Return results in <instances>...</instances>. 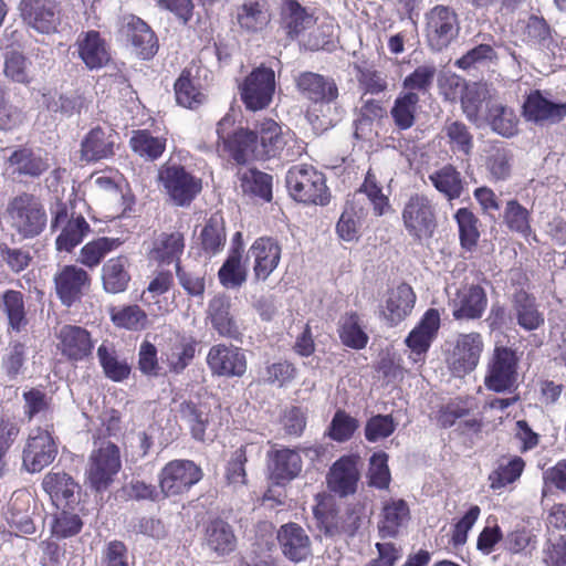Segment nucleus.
I'll return each instance as SVG.
<instances>
[{
	"label": "nucleus",
	"instance_id": "nucleus-1",
	"mask_svg": "<svg viewBox=\"0 0 566 566\" xmlns=\"http://www.w3.org/2000/svg\"><path fill=\"white\" fill-rule=\"evenodd\" d=\"M366 196L373 206L376 216H382L390 209L389 199L382 193L375 174L368 170L360 188L347 200L345 208L336 224V232L344 241H353L358 238V230L361 221L367 214L364 205Z\"/></svg>",
	"mask_w": 566,
	"mask_h": 566
},
{
	"label": "nucleus",
	"instance_id": "nucleus-2",
	"mask_svg": "<svg viewBox=\"0 0 566 566\" xmlns=\"http://www.w3.org/2000/svg\"><path fill=\"white\" fill-rule=\"evenodd\" d=\"M6 219L10 228L23 239L38 237L48 222L43 205L28 192L17 195L8 201Z\"/></svg>",
	"mask_w": 566,
	"mask_h": 566
},
{
	"label": "nucleus",
	"instance_id": "nucleus-3",
	"mask_svg": "<svg viewBox=\"0 0 566 566\" xmlns=\"http://www.w3.org/2000/svg\"><path fill=\"white\" fill-rule=\"evenodd\" d=\"M286 187L296 201L321 206L328 203L329 193L325 177L312 166L291 167L286 174Z\"/></svg>",
	"mask_w": 566,
	"mask_h": 566
},
{
	"label": "nucleus",
	"instance_id": "nucleus-4",
	"mask_svg": "<svg viewBox=\"0 0 566 566\" xmlns=\"http://www.w3.org/2000/svg\"><path fill=\"white\" fill-rule=\"evenodd\" d=\"M158 180L176 206L187 207L200 193L201 179L177 163L167 161L158 171Z\"/></svg>",
	"mask_w": 566,
	"mask_h": 566
},
{
	"label": "nucleus",
	"instance_id": "nucleus-5",
	"mask_svg": "<svg viewBox=\"0 0 566 566\" xmlns=\"http://www.w3.org/2000/svg\"><path fill=\"white\" fill-rule=\"evenodd\" d=\"M120 467L117 446L109 441H102L88 459L86 479L90 486L96 492L107 490Z\"/></svg>",
	"mask_w": 566,
	"mask_h": 566
},
{
	"label": "nucleus",
	"instance_id": "nucleus-6",
	"mask_svg": "<svg viewBox=\"0 0 566 566\" xmlns=\"http://www.w3.org/2000/svg\"><path fill=\"white\" fill-rule=\"evenodd\" d=\"M275 92V74L270 67L260 66L239 84V93L245 108L262 111L272 102Z\"/></svg>",
	"mask_w": 566,
	"mask_h": 566
},
{
	"label": "nucleus",
	"instance_id": "nucleus-7",
	"mask_svg": "<svg viewBox=\"0 0 566 566\" xmlns=\"http://www.w3.org/2000/svg\"><path fill=\"white\" fill-rule=\"evenodd\" d=\"M401 218L407 232L416 240L431 238L437 228L436 208L424 195L410 196L402 208Z\"/></svg>",
	"mask_w": 566,
	"mask_h": 566
},
{
	"label": "nucleus",
	"instance_id": "nucleus-8",
	"mask_svg": "<svg viewBox=\"0 0 566 566\" xmlns=\"http://www.w3.org/2000/svg\"><path fill=\"white\" fill-rule=\"evenodd\" d=\"M459 19L453 9L436 6L426 14V36L432 51H442L458 36Z\"/></svg>",
	"mask_w": 566,
	"mask_h": 566
},
{
	"label": "nucleus",
	"instance_id": "nucleus-9",
	"mask_svg": "<svg viewBox=\"0 0 566 566\" xmlns=\"http://www.w3.org/2000/svg\"><path fill=\"white\" fill-rule=\"evenodd\" d=\"M516 353L507 347H495L484 384L495 392H511L517 386Z\"/></svg>",
	"mask_w": 566,
	"mask_h": 566
},
{
	"label": "nucleus",
	"instance_id": "nucleus-10",
	"mask_svg": "<svg viewBox=\"0 0 566 566\" xmlns=\"http://www.w3.org/2000/svg\"><path fill=\"white\" fill-rule=\"evenodd\" d=\"M202 478L201 469L190 460H172L160 471V493L168 497L187 492Z\"/></svg>",
	"mask_w": 566,
	"mask_h": 566
},
{
	"label": "nucleus",
	"instance_id": "nucleus-11",
	"mask_svg": "<svg viewBox=\"0 0 566 566\" xmlns=\"http://www.w3.org/2000/svg\"><path fill=\"white\" fill-rule=\"evenodd\" d=\"M18 9L25 25L38 33L51 34L57 31L61 17L55 0H20Z\"/></svg>",
	"mask_w": 566,
	"mask_h": 566
},
{
	"label": "nucleus",
	"instance_id": "nucleus-12",
	"mask_svg": "<svg viewBox=\"0 0 566 566\" xmlns=\"http://www.w3.org/2000/svg\"><path fill=\"white\" fill-rule=\"evenodd\" d=\"M207 365L213 376L242 377L248 369V359L242 348L234 345L217 344L210 347Z\"/></svg>",
	"mask_w": 566,
	"mask_h": 566
},
{
	"label": "nucleus",
	"instance_id": "nucleus-13",
	"mask_svg": "<svg viewBox=\"0 0 566 566\" xmlns=\"http://www.w3.org/2000/svg\"><path fill=\"white\" fill-rule=\"evenodd\" d=\"M52 228L60 230L55 240L56 250L71 252L88 234L91 228L81 214H69L65 206L59 205L52 220Z\"/></svg>",
	"mask_w": 566,
	"mask_h": 566
},
{
	"label": "nucleus",
	"instance_id": "nucleus-14",
	"mask_svg": "<svg viewBox=\"0 0 566 566\" xmlns=\"http://www.w3.org/2000/svg\"><path fill=\"white\" fill-rule=\"evenodd\" d=\"M53 281L57 297L67 307L78 302L91 286L87 271L74 264L60 266Z\"/></svg>",
	"mask_w": 566,
	"mask_h": 566
},
{
	"label": "nucleus",
	"instance_id": "nucleus-15",
	"mask_svg": "<svg viewBox=\"0 0 566 566\" xmlns=\"http://www.w3.org/2000/svg\"><path fill=\"white\" fill-rule=\"evenodd\" d=\"M178 415L189 427L193 439L205 441L214 436L216 422L209 402L199 397L184 400L179 403Z\"/></svg>",
	"mask_w": 566,
	"mask_h": 566
},
{
	"label": "nucleus",
	"instance_id": "nucleus-16",
	"mask_svg": "<svg viewBox=\"0 0 566 566\" xmlns=\"http://www.w3.org/2000/svg\"><path fill=\"white\" fill-rule=\"evenodd\" d=\"M483 350L482 336L479 333L460 334L448 357L452 374L462 377L474 370Z\"/></svg>",
	"mask_w": 566,
	"mask_h": 566
},
{
	"label": "nucleus",
	"instance_id": "nucleus-17",
	"mask_svg": "<svg viewBox=\"0 0 566 566\" xmlns=\"http://www.w3.org/2000/svg\"><path fill=\"white\" fill-rule=\"evenodd\" d=\"M449 305L455 319H478L488 306L485 290L476 284H467L457 290Z\"/></svg>",
	"mask_w": 566,
	"mask_h": 566
},
{
	"label": "nucleus",
	"instance_id": "nucleus-18",
	"mask_svg": "<svg viewBox=\"0 0 566 566\" xmlns=\"http://www.w3.org/2000/svg\"><path fill=\"white\" fill-rule=\"evenodd\" d=\"M358 458L344 455L329 468L326 474V483L329 491L339 496L354 494L359 481Z\"/></svg>",
	"mask_w": 566,
	"mask_h": 566
},
{
	"label": "nucleus",
	"instance_id": "nucleus-19",
	"mask_svg": "<svg viewBox=\"0 0 566 566\" xmlns=\"http://www.w3.org/2000/svg\"><path fill=\"white\" fill-rule=\"evenodd\" d=\"M410 522V509L402 499H389L382 503L377 523L381 538L400 536Z\"/></svg>",
	"mask_w": 566,
	"mask_h": 566
},
{
	"label": "nucleus",
	"instance_id": "nucleus-20",
	"mask_svg": "<svg viewBox=\"0 0 566 566\" xmlns=\"http://www.w3.org/2000/svg\"><path fill=\"white\" fill-rule=\"evenodd\" d=\"M56 455V447L48 431L38 429L30 434L23 451V464L30 472H40Z\"/></svg>",
	"mask_w": 566,
	"mask_h": 566
},
{
	"label": "nucleus",
	"instance_id": "nucleus-21",
	"mask_svg": "<svg viewBox=\"0 0 566 566\" xmlns=\"http://www.w3.org/2000/svg\"><path fill=\"white\" fill-rule=\"evenodd\" d=\"M282 554L291 562L300 563L311 555V539L306 531L296 523L282 525L276 533Z\"/></svg>",
	"mask_w": 566,
	"mask_h": 566
},
{
	"label": "nucleus",
	"instance_id": "nucleus-22",
	"mask_svg": "<svg viewBox=\"0 0 566 566\" xmlns=\"http://www.w3.org/2000/svg\"><path fill=\"white\" fill-rule=\"evenodd\" d=\"M253 259V272L256 280L265 281L277 268L281 260V245L269 237L256 239L248 251Z\"/></svg>",
	"mask_w": 566,
	"mask_h": 566
},
{
	"label": "nucleus",
	"instance_id": "nucleus-23",
	"mask_svg": "<svg viewBox=\"0 0 566 566\" xmlns=\"http://www.w3.org/2000/svg\"><path fill=\"white\" fill-rule=\"evenodd\" d=\"M50 168L48 158L41 150L19 147L6 160V170L12 176L39 177Z\"/></svg>",
	"mask_w": 566,
	"mask_h": 566
},
{
	"label": "nucleus",
	"instance_id": "nucleus-24",
	"mask_svg": "<svg viewBox=\"0 0 566 566\" xmlns=\"http://www.w3.org/2000/svg\"><path fill=\"white\" fill-rule=\"evenodd\" d=\"M75 46L78 57L90 70L102 69L111 61L109 46L97 31L80 33Z\"/></svg>",
	"mask_w": 566,
	"mask_h": 566
},
{
	"label": "nucleus",
	"instance_id": "nucleus-25",
	"mask_svg": "<svg viewBox=\"0 0 566 566\" xmlns=\"http://www.w3.org/2000/svg\"><path fill=\"white\" fill-rule=\"evenodd\" d=\"M59 348L71 360H82L92 354L93 342L90 333L75 325H63L56 334Z\"/></svg>",
	"mask_w": 566,
	"mask_h": 566
},
{
	"label": "nucleus",
	"instance_id": "nucleus-26",
	"mask_svg": "<svg viewBox=\"0 0 566 566\" xmlns=\"http://www.w3.org/2000/svg\"><path fill=\"white\" fill-rule=\"evenodd\" d=\"M301 94L315 103H333L338 97V87L332 77L313 72H304L296 78Z\"/></svg>",
	"mask_w": 566,
	"mask_h": 566
},
{
	"label": "nucleus",
	"instance_id": "nucleus-27",
	"mask_svg": "<svg viewBox=\"0 0 566 566\" xmlns=\"http://www.w3.org/2000/svg\"><path fill=\"white\" fill-rule=\"evenodd\" d=\"M117 134L109 127H95L81 144V156L86 161H98L114 155Z\"/></svg>",
	"mask_w": 566,
	"mask_h": 566
},
{
	"label": "nucleus",
	"instance_id": "nucleus-28",
	"mask_svg": "<svg viewBox=\"0 0 566 566\" xmlns=\"http://www.w3.org/2000/svg\"><path fill=\"white\" fill-rule=\"evenodd\" d=\"M483 118L493 133L504 138H512L518 134L520 117L506 104L497 101L488 103Z\"/></svg>",
	"mask_w": 566,
	"mask_h": 566
},
{
	"label": "nucleus",
	"instance_id": "nucleus-29",
	"mask_svg": "<svg viewBox=\"0 0 566 566\" xmlns=\"http://www.w3.org/2000/svg\"><path fill=\"white\" fill-rule=\"evenodd\" d=\"M43 489L57 507H70L77 503L78 484L64 472H52L43 479Z\"/></svg>",
	"mask_w": 566,
	"mask_h": 566
},
{
	"label": "nucleus",
	"instance_id": "nucleus-30",
	"mask_svg": "<svg viewBox=\"0 0 566 566\" xmlns=\"http://www.w3.org/2000/svg\"><path fill=\"white\" fill-rule=\"evenodd\" d=\"M415 302L413 290L402 283L388 293L382 315L390 325H397L411 313Z\"/></svg>",
	"mask_w": 566,
	"mask_h": 566
},
{
	"label": "nucleus",
	"instance_id": "nucleus-31",
	"mask_svg": "<svg viewBox=\"0 0 566 566\" xmlns=\"http://www.w3.org/2000/svg\"><path fill=\"white\" fill-rule=\"evenodd\" d=\"M512 315L525 331H535L545 322L535 297L523 290L517 291L512 297Z\"/></svg>",
	"mask_w": 566,
	"mask_h": 566
},
{
	"label": "nucleus",
	"instance_id": "nucleus-32",
	"mask_svg": "<svg viewBox=\"0 0 566 566\" xmlns=\"http://www.w3.org/2000/svg\"><path fill=\"white\" fill-rule=\"evenodd\" d=\"M271 476L277 484L291 481L302 471V459L297 451L282 448L269 453Z\"/></svg>",
	"mask_w": 566,
	"mask_h": 566
},
{
	"label": "nucleus",
	"instance_id": "nucleus-33",
	"mask_svg": "<svg viewBox=\"0 0 566 566\" xmlns=\"http://www.w3.org/2000/svg\"><path fill=\"white\" fill-rule=\"evenodd\" d=\"M524 113L530 120L555 123L566 116V103H554L539 92H534L524 103Z\"/></svg>",
	"mask_w": 566,
	"mask_h": 566
},
{
	"label": "nucleus",
	"instance_id": "nucleus-34",
	"mask_svg": "<svg viewBox=\"0 0 566 566\" xmlns=\"http://www.w3.org/2000/svg\"><path fill=\"white\" fill-rule=\"evenodd\" d=\"M231 303L227 296L213 297L208 306V318L217 333L222 337L238 338L239 326L230 312Z\"/></svg>",
	"mask_w": 566,
	"mask_h": 566
},
{
	"label": "nucleus",
	"instance_id": "nucleus-35",
	"mask_svg": "<svg viewBox=\"0 0 566 566\" xmlns=\"http://www.w3.org/2000/svg\"><path fill=\"white\" fill-rule=\"evenodd\" d=\"M271 15L266 0H243L237 10V22L249 33L262 31L270 22Z\"/></svg>",
	"mask_w": 566,
	"mask_h": 566
},
{
	"label": "nucleus",
	"instance_id": "nucleus-36",
	"mask_svg": "<svg viewBox=\"0 0 566 566\" xmlns=\"http://www.w3.org/2000/svg\"><path fill=\"white\" fill-rule=\"evenodd\" d=\"M126 35L142 59L147 60L156 54L158 49L157 38L142 19L134 15L128 19Z\"/></svg>",
	"mask_w": 566,
	"mask_h": 566
},
{
	"label": "nucleus",
	"instance_id": "nucleus-37",
	"mask_svg": "<svg viewBox=\"0 0 566 566\" xmlns=\"http://www.w3.org/2000/svg\"><path fill=\"white\" fill-rule=\"evenodd\" d=\"M420 96L418 93L400 92L390 108V117L398 130L410 129L417 119Z\"/></svg>",
	"mask_w": 566,
	"mask_h": 566
},
{
	"label": "nucleus",
	"instance_id": "nucleus-38",
	"mask_svg": "<svg viewBox=\"0 0 566 566\" xmlns=\"http://www.w3.org/2000/svg\"><path fill=\"white\" fill-rule=\"evenodd\" d=\"M258 150L256 159H266L275 157L284 148L285 138L282 128L273 119H264L256 133Z\"/></svg>",
	"mask_w": 566,
	"mask_h": 566
},
{
	"label": "nucleus",
	"instance_id": "nucleus-39",
	"mask_svg": "<svg viewBox=\"0 0 566 566\" xmlns=\"http://www.w3.org/2000/svg\"><path fill=\"white\" fill-rule=\"evenodd\" d=\"M97 358L107 378L123 381L129 377L130 365L120 358L113 343L104 340L97 348Z\"/></svg>",
	"mask_w": 566,
	"mask_h": 566
},
{
	"label": "nucleus",
	"instance_id": "nucleus-40",
	"mask_svg": "<svg viewBox=\"0 0 566 566\" xmlns=\"http://www.w3.org/2000/svg\"><path fill=\"white\" fill-rule=\"evenodd\" d=\"M258 147L256 133L244 128L235 129L232 138L223 145V149L238 164H245L251 159H256Z\"/></svg>",
	"mask_w": 566,
	"mask_h": 566
},
{
	"label": "nucleus",
	"instance_id": "nucleus-41",
	"mask_svg": "<svg viewBox=\"0 0 566 566\" xmlns=\"http://www.w3.org/2000/svg\"><path fill=\"white\" fill-rule=\"evenodd\" d=\"M493 90L485 83H473L465 86V91L461 97L462 111L467 118L479 124L482 119L481 109L484 103H492Z\"/></svg>",
	"mask_w": 566,
	"mask_h": 566
},
{
	"label": "nucleus",
	"instance_id": "nucleus-42",
	"mask_svg": "<svg viewBox=\"0 0 566 566\" xmlns=\"http://www.w3.org/2000/svg\"><path fill=\"white\" fill-rule=\"evenodd\" d=\"M433 187L449 201L460 198L464 191V182L460 171L452 165H446L429 175Z\"/></svg>",
	"mask_w": 566,
	"mask_h": 566
},
{
	"label": "nucleus",
	"instance_id": "nucleus-43",
	"mask_svg": "<svg viewBox=\"0 0 566 566\" xmlns=\"http://www.w3.org/2000/svg\"><path fill=\"white\" fill-rule=\"evenodd\" d=\"M185 249L184 234L180 232L160 233L154 241L150 258L160 263H179Z\"/></svg>",
	"mask_w": 566,
	"mask_h": 566
},
{
	"label": "nucleus",
	"instance_id": "nucleus-44",
	"mask_svg": "<svg viewBox=\"0 0 566 566\" xmlns=\"http://www.w3.org/2000/svg\"><path fill=\"white\" fill-rule=\"evenodd\" d=\"M205 543L210 552L223 556L234 551L237 541L231 526L216 520L207 527Z\"/></svg>",
	"mask_w": 566,
	"mask_h": 566
},
{
	"label": "nucleus",
	"instance_id": "nucleus-45",
	"mask_svg": "<svg viewBox=\"0 0 566 566\" xmlns=\"http://www.w3.org/2000/svg\"><path fill=\"white\" fill-rule=\"evenodd\" d=\"M129 262L124 255L109 259L102 269L103 287L107 293L124 292L130 276L127 271Z\"/></svg>",
	"mask_w": 566,
	"mask_h": 566
},
{
	"label": "nucleus",
	"instance_id": "nucleus-46",
	"mask_svg": "<svg viewBox=\"0 0 566 566\" xmlns=\"http://www.w3.org/2000/svg\"><path fill=\"white\" fill-rule=\"evenodd\" d=\"M513 153L510 148L494 144L489 147L484 166L492 180L501 181L511 177L513 167Z\"/></svg>",
	"mask_w": 566,
	"mask_h": 566
},
{
	"label": "nucleus",
	"instance_id": "nucleus-47",
	"mask_svg": "<svg viewBox=\"0 0 566 566\" xmlns=\"http://www.w3.org/2000/svg\"><path fill=\"white\" fill-rule=\"evenodd\" d=\"M197 342L191 337H178L163 353L170 371L180 374L195 358Z\"/></svg>",
	"mask_w": 566,
	"mask_h": 566
},
{
	"label": "nucleus",
	"instance_id": "nucleus-48",
	"mask_svg": "<svg viewBox=\"0 0 566 566\" xmlns=\"http://www.w3.org/2000/svg\"><path fill=\"white\" fill-rule=\"evenodd\" d=\"M242 249L234 247L218 272L220 283L227 289H238L247 281V269L241 263Z\"/></svg>",
	"mask_w": 566,
	"mask_h": 566
},
{
	"label": "nucleus",
	"instance_id": "nucleus-49",
	"mask_svg": "<svg viewBox=\"0 0 566 566\" xmlns=\"http://www.w3.org/2000/svg\"><path fill=\"white\" fill-rule=\"evenodd\" d=\"M113 324L128 331H143L148 326V317L138 305L113 306L109 308Z\"/></svg>",
	"mask_w": 566,
	"mask_h": 566
},
{
	"label": "nucleus",
	"instance_id": "nucleus-50",
	"mask_svg": "<svg viewBox=\"0 0 566 566\" xmlns=\"http://www.w3.org/2000/svg\"><path fill=\"white\" fill-rule=\"evenodd\" d=\"M239 179L244 193L271 201L272 176L255 169H247L239 172Z\"/></svg>",
	"mask_w": 566,
	"mask_h": 566
},
{
	"label": "nucleus",
	"instance_id": "nucleus-51",
	"mask_svg": "<svg viewBox=\"0 0 566 566\" xmlns=\"http://www.w3.org/2000/svg\"><path fill=\"white\" fill-rule=\"evenodd\" d=\"M176 101L186 108H197L206 101V94L199 87L189 71H184L175 83Z\"/></svg>",
	"mask_w": 566,
	"mask_h": 566
},
{
	"label": "nucleus",
	"instance_id": "nucleus-52",
	"mask_svg": "<svg viewBox=\"0 0 566 566\" xmlns=\"http://www.w3.org/2000/svg\"><path fill=\"white\" fill-rule=\"evenodd\" d=\"M120 242L118 239L113 238H98L86 243L78 254L77 261L86 268L94 269L102 260L112 251L119 247Z\"/></svg>",
	"mask_w": 566,
	"mask_h": 566
},
{
	"label": "nucleus",
	"instance_id": "nucleus-53",
	"mask_svg": "<svg viewBox=\"0 0 566 566\" xmlns=\"http://www.w3.org/2000/svg\"><path fill=\"white\" fill-rule=\"evenodd\" d=\"M201 247L205 253L214 255L223 250L226 244V230L221 217H211L203 227L201 234Z\"/></svg>",
	"mask_w": 566,
	"mask_h": 566
},
{
	"label": "nucleus",
	"instance_id": "nucleus-54",
	"mask_svg": "<svg viewBox=\"0 0 566 566\" xmlns=\"http://www.w3.org/2000/svg\"><path fill=\"white\" fill-rule=\"evenodd\" d=\"M283 15L285 28L291 36L298 35L315 23L314 17L295 0L286 1Z\"/></svg>",
	"mask_w": 566,
	"mask_h": 566
},
{
	"label": "nucleus",
	"instance_id": "nucleus-55",
	"mask_svg": "<svg viewBox=\"0 0 566 566\" xmlns=\"http://www.w3.org/2000/svg\"><path fill=\"white\" fill-rule=\"evenodd\" d=\"M437 75V66L433 63H427L419 65L407 75L402 81L401 92H412L420 94H427L434 82Z\"/></svg>",
	"mask_w": 566,
	"mask_h": 566
},
{
	"label": "nucleus",
	"instance_id": "nucleus-56",
	"mask_svg": "<svg viewBox=\"0 0 566 566\" xmlns=\"http://www.w3.org/2000/svg\"><path fill=\"white\" fill-rule=\"evenodd\" d=\"M29 494H18L11 500L7 516L9 523L15 527L17 531L24 534H32L34 532V525L29 513Z\"/></svg>",
	"mask_w": 566,
	"mask_h": 566
},
{
	"label": "nucleus",
	"instance_id": "nucleus-57",
	"mask_svg": "<svg viewBox=\"0 0 566 566\" xmlns=\"http://www.w3.org/2000/svg\"><path fill=\"white\" fill-rule=\"evenodd\" d=\"M130 146L139 156L155 160L163 155L166 148V139L153 136L147 130H138L130 138Z\"/></svg>",
	"mask_w": 566,
	"mask_h": 566
},
{
	"label": "nucleus",
	"instance_id": "nucleus-58",
	"mask_svg": "<svg viewBox=\"0 0 566 566\" xmlns=\"http://www.w3.org/2000/svg\"><path fill=\"white\" fill-rule=\"evenodd\" d=\"M454 218L459 227L461 245L471 250L476 245L480 238L479 219L468 208H460Z\"/></svg>",
	"mask_w": 566,
	"mask_h": 566
},
{
	"label": "nucleus",
	"instance_id": "nucleus-59",
	"mask_svg": "<svg viewBox=\"0 0 566 566\" xmlns=\"http://www.w3.org/2000/svg\"><path fill=\"white\" fill-rule=\"evenodd\" d=\"M0 308L7 314L9 324L19 331L27 324L23 295L19 291L8 290L2 294Z\"/></svg>",
	"mask_w": 566,
	"mask_h": 566
},
{
	"label": "nucleus",
	"instance_id": "nucleus-60",
	"mask_svg": "<svg viewBox=\"0 0 566 566\" xmlns=\"http://www.w3.org/2000/svg\"><path fill=\"white\" fill-rule=\"evenodd\" d=\"M295 376L296 368L287 360L268 364L259 374L260 381L279 388L286 386Z\"/></svg>",
	"mask_w": 566,
	"mask_h": 566
},
{
	"label": "nucleus",
	"instance_id": "nucleus-61",
	"mask_svg": "<svg viewBox=\"0 0 566 566\" xmlns=\"http://www.w3.org/2000/svg\"><path fill=\"white\" fill-rule=\"evenodd\" d=\"M339 337L344 345L361 349L368 343V335L364 332L357 314H349L342 318Z\"/></svg>",
	"mask_w": 566,
	"mask_h": 566
},
{
	"label": "nucleus",
	"instance_id": "nucleus-62",
	"mask_svg": "<svg viewBox=\"0 0 566 566\" xmlns=\"http://www.w3.org/2000/svg\"><path fill=\"white\" fill-rule=\"evenodd\" d=\"M496 60L497 54L491 45L479 44L458 59L455 65L463 70H470L485 66Z\"/></svg>",
	"mask_w": 566,
	"mask_h": 566
},
{
	"label": "nucleus",
	"instance_id": "nucleus-63",
	"mask_svg": "<svg viewBox=\"0 0 566 566\" xmlns=\"http://www.w3.org/2000/svg\"><path fill=\"white\" fill-rule=\"evenodd\" d=\"M444 133L453 151L470 155L473 148V136L461 122H450L444 126Z\"/></svg>",
	"mask_w": 566,
	"mask_h": 566
},
{
	"label": "nucleus",
	"instance_id": "nucleus-64",
	"mask_svg": "<svg viewBox=\"0 0 566 566\" xmlns=\"http://www.w3.org/2000/svg\"><path fill=\"white\" fill-rule=\"evenodd\" d=\"M504 221L510 230L528 235L531 232L530 213L516 200H510L504 210Z\"/></svg>",
	"mask_w": 566,
	"mask_h": 566
}]
</instances>
